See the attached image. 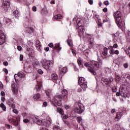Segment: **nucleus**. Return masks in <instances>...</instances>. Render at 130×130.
Returning a JSON list of instances; mask_svg holds the SVG:
<instances>
[{"mask_svg": "<svg viewBox=\"0 0 130 130\" xmlns=\"http://www.w3.org/2000/svg\"><path fill=\"white\" fill-rule=\"evenodd\" d=\"M84 66L87 68L88 71L94 76H96V73L95 71H98L100 68V63L95 61H91L90 62H86L84 63ZM94 69L95 70H94Z\"/></svg>", "mask_w": 130, "mask_h": 130, "instance_id": "f257e3e1", "label": "nucleus"}, {"mask_svg": "<svg viewBox=\"0 0 130 130\" xmlns=\"http://www.w3.org/2000/svg\"><path fill=\"white\" fill-rule=\"evenodd\" d=\"M34 121L37 123L39 125H42V126L47 127L49 124H51V121L47 119H44L41 120L38 118L35 117Z\"/></svg>", "mask_w": 130, "mask_h": 130, "instance_id": "f03ea898", "label": "nucleus"}, {"mask_svg": "<svg viewBox=\"0 0 130 130\" xmlns=\"http://www.w3.org/2000/svg\"><path fill=\"white\" fill-rule=\"evenodd\" d=\"M114 17L116 19V23L118 27L121 28L122 27V20H121V13L120 12L117 11L114 13Z\"/></svg>", "mask_w": 130, "mask_h": 130, "instance_id": "7ed1b4c3", "label": "nucleus"}, {"mask_svg": "<svg viewBox=\"0 0 130 130\" xmlns=\"http://www.w3.org/2000/svg\"><path fill=\"white\" fill-rule=\"evenodd\" d=\"M61 101H62V98L61 95H55L54 97L52 103L55 107H57V106H61L62 105V103H61Z\"/></svg>", "mask_w": 130, "mask_h": 130, "instance_id": "20e7f679", "label": "nucleus"}, {"mask_svg": "<svg viewBox=\"0 0 130 130\" xmlns=\"http://www.w3.org/2000/svg\"><path fill=\"white\" fill-rule=\"evenodd\" d=\"M75 107L74 111L76 112V113H82V112L84 111V109H85L84 105L80 103H76L75 105Z\"/></svg>", "mask_w": 130, "mask_h": 130, "instance_id": "39448f33", "label": "nucleus"}, {"mask_svg": "<svg viewBox=\"0 0 130 130\" xmlns=\"http://www.w3.org/2000/svg\"><path fill=\"white\" fill-rule=\"evenodd\" d=\"M43 63V67L45 70H50L52 66H53V63L50 60H44Z\"/></svg>", "mask_w": 130, "mask_h": 130, "instance_id": "423d86ee", "label": "nucleus"}, {"mask_svg": "<svg viewBox=\"0 0 130 130\" xmlns=\"http://www.w3.org/2000/svg\"><path fill=\"white\" fill-rule=\"evenodd\" d=\"M78 84L80 85L81 88L83 89V90H85L87 88V82L85 81V78L82 77L80 78L78 80Z\"/></svg>", "mask_w": 130, "mask_h": 130, "instance_id": "0eeeda50", "label": "nucleus"}, {"mask_svg": "<svg viewBox=\"0 0 130 130\" xmlns=\"http://www.w3.org/2000/svg\"><path fill=\"white\" fill-rule=\"evenodd\" d=\"M11 5V0H3V9L7 12Z\"/></svg>", "mask_w": 130, "mask_h": 130, "instance_id": "6e6552de", "label": "nucleus"}, {"mask_svg": "<svg viewBox=\"0 0 130 130\" xmlns=\"http://www.w3.org/2000/svg\"><path fill=\"white\" fill-rule=\"evenodd\" d=\"M8 121L11 124H13V125L17 126L19 125V121L17 117H13L12 118H9Z\"/></svg>", "mask_w": 130, "mask_h": 130, "instance_id": "1a4fd4ad", "label": "nucleus"}, {"mask_svg": "<svg viewBox=\"0 0 130 130\" xmlns=\"http://www.w3.org/2000/svg\"><path fill=\"white\" fill-rule=\"evenodd\" d=\"M6 39H7V37L4 33V31L0 29V45H2L6 42Z\"/></svg>", "mask_w": 130, "mask_h": 130, "instance_id": "9d476101", "label": "nucleus"}, {"mask_svg": "<svg viewBox=\"0 0 130 130\" xmlns=\"http://www.w3.org/2000/svg\"><path fill=\"white\" fill-rule=\"evenodd\" d=\"M11 89L14 95H15V96H17V95H18V86L17 85V84L16 83L12 84Z\"/></svg>", "mask_w": 130, "mask_h": 130, "instance_id": "9b49d317", "label": "nucleus"}, {"mask_svg": "<svg viewBox=\"0 0 130 130\" xmlns=\"http://www.w3.org/2000/svg\"><path fill=\"white\" fill-rule=\"evenodd\" d=\"M57 111L61 114V117L63 119L64 123H66V114H64V112H63V110H62V109L60 108H57Z\"/></svg>", "mask_w": 130, "mask_h": 130, "instance_id": "f8f14e48", "label": "nucleus"}, {"mask_svg": "<svg viewBox=\"0 0 130 130\" xmlns=\"http://www.w3.org/2000/svg\"><path fill=\"white\" fill-rule=\"evenodd\" d=\"M32 71H33V68L30 65H27L24 68V72L27 74L32 73Z\"/></svg>", "mask_w": 130, "mask_h": 130, "instance_id": "ddd939ff", "label": "nucleus"}, {"mask_svg": "<svg viewBox=\"0 0 130 130\" xmlns=\"http://www.w3.org/2000/svg\"><path fill=\"white\" fill-rule=\"evenodd\" d=\"M51 78L52 81L55 83V84H57V81H58V76L56 74H52L51 75Z\"/></svg>", "mask_w": 130, "mask_h": 130, "instance_id": "4468645a", "label": "nucleus"}, {"mask_svg": "<svg viewBox=\"0 0 130 130\" xmlns=\"http://www.w3.org/2000/svg\"><path fill=\"white\" fill-rule=\"evenodd\" d=\"M109 49H110L109 53L110 54H119V51H118V50H114L111 46L109 47Z\"/></svg>", "mask_w": 130, "mask_h": 130, "instance_id": "2eb2a0df", "label": "nucleus"}, {"mask_svg": "<svg viewBox=\"0 0 130 130\" xmlns=\"http://www.w3.org/2000/svg\"><path fill=\"white\" fill-rule=\"evenodd\" d=\"M28 55L29 56V57L33 58V57L35 56V52L34 51V50H33V49H29L28 50Z\"/></svg>", "mask_w": 130, "mask_h": 130, "instance_id": "dca6fc26", "label": "nucleus"}, {"mask_svg": "<svg viewBox=\"0 0 130 130\" xmlns=\"http://www.w3.org/2000/svg\"><path fill=\"white\" fill-rule=\"evenodd\" d=\"M24 77H25V75H24V73L23 72L19 73L14 76L15 80L16 78H18L17 79L19 80V79H21V78H24Z\"/></svg>", "mask_w": 130, "mask_h": 130, "instance_id": "f3484780", "label": "nucleus"}, {"mask_svg": "<svg viewBox=\"0 0 130 130\" xmlns=\"http://www.w3.org/2000/svg\"><path fill=\"white\" fill-rule=\"evenodd\" d=\"M33 32H34V28L32 27H28L26 31V33L28 34L29 36H30V35H32V33H33Z\"/></svg>", "mask_w": 130, "mask_h": 130, "instance_id": "a211bd4d", "label": "nucleus"}, {"mask_svg": "<svg viewBox=\"0 0 130 130\" xmlns=\"http://www.w3.org/2000/svg\"><path fill=\"white\" fill-rule=\"evenodd\" d=\"M59 73L61 76H63L66 74V68L59 67Z\"/></svg>", "mask_w": 130, "mask_h": 130, "instance_id": "6ab92c4d", "label": "nucleus"}, {"mask_svg": "<svg viewBox=\"0 0 130 130\" xmlns=\"http://www.w3.org/2000/svg\"><path fill=\"white\" fill-rule=\"evenodd\" d=\"M45 93L46 96H47V97H49V98H50L51 95H52V90L50 89H48L45 90Z\"/></svg>", "mask_w": 130, "mask_h": 130, "instance_id": "aec40b11", "label": "nucleus"}, {"mask_svg": "<svg viewBox=\"0 0 130 130\" xmlns=\"http://www.w3.org/2000/svg\"><path fill=\"white\" fill-rule=\"evenodd\" d=\"M61 49L60 48V45L59 44H56L53 50V52H54V50H57V51H59Z\"/></svg>", "mask_w": 130, "mask_h": 130, "instance_id": "412c9836", "label": "nucleus"}, {"mask_svg": "<svg viewBox=\"0 0 130 130\" xmlns=\"http://www.w3.org/2000/svg\"><path fill=\"white\" fill-rule=\"evenodd\" d=\"M3 22H4V24H9L10 23H11L12 20L10 18H4V20H3Z\"/></svg>", "mask_w": 130, "mask_h": 130, "instance_id": "4be33fe9", "label": "nucleus"}, {"mask_svg": "<svg viewBox=\"0 0 130 130\" xmlns=\"http://www.w3.org/2000/svg\"><path fill=\"white\" fill-rule=\"evenodd\" d=\"M77 62L80 68H83V67H84V65L83 64V60H82V59L78 58L77 60Z\"/></svg>", "mask_w": 130, "mask_h": 130, "instance_id": "5701e85b", "label": "nucleus"}, {"mask_svg": "<svg viewBox=\"0 0 130 130\" xmlns=\"http://www.w3.org/2000/svg\"><path fill=\"white\" fill-rule=\"evenodd\" d=\"M41 97V95L40 93L35 94L33 95V98L35 100H38Z\"/></svg>", "mask_w": 130, "mask_h": 130, "instance_id": "b1692460", "label": "nucleus"}, {"mask_svg": "<svg viewBox=\"0 0 130 130\" xmlns=\"http://www.w3.org/2000/svg\"><path fill=\"white\" fill-rule=\"evenodd\" d=\"M62 18V16L60 14H57L54 16V20H57L58 21L60 20Z\"/></svg>", "mask_w": 130, "mask_h": 130, "instance_id": "393cba45", "label": "nucleus"}, {"mask_svg": "<svg viewBox=\"0 0 130 130\" xmlns=\"http://www.w3.org/2000/svg\"><path fill=\"white\" fill-rule=\"evenodd\" d=\"M41 87H42V86L41 84L36 85L35 89H36L37 92H39L40 91H41Z\"/></svg>", "mask_w": 130, "mask_h": 130, "instance_id": "a878e982", "label": "nucleus"}, {"mask_svg": "<svg viewBox=\"0 0 130 130\" xmlns=\"http://www.w3.org/2000/svg\"><path fill=\"white\" fill-rule=\"evenodd\" d=\"M13 16L15 17V18H19L20 16V14L19 13V11L18 10H15L13 12Z\"/></svg>", "mask_w": 130, "mask_h": 130, "instance_id": "bb28decb", "label": "nucleus"}, {"mask_svg": "<svg viewBox=\"0 0 130 130\" xmlns=\"http://www.w3.org/2000/svg\"><path fill=\"white\" fill-rule=\"evenodd\" d=\"M0 107L2 108L3 111H7V107H6V105H5L4 103H2L0 104Z\"/></svg>", "mask_w": 130, "mask_h": 130, "instance_id": "cd10ccee", "label": "nucleus"}, {"mask_svg": "<svg viewBox=\"0 0 130 130\" xmlns=\"http://www.w3.org/2000/svg\"><path fill=\"white\" fill-rule=\"evenodd\" d=\"M122 115L121 114H117L116 117L115 118V120L116 121H118L120 118H121Z\"/></svg>", "mask_w": 130, "mask_h": 130, "instance_id": "c85d7f7f", "label": "nucleus"}, {"mask_svg": "<svg viewBox=\"0 0 130 130\" xmlns=\"http://www.w3.org/2000/svg\"><path fill=\"white\" fill-rule=\"evenodd\" d=\"M102 82L103 83V84H105V85H108V84H109V79H107V78H104Z\"/></svg>", "mask_w": 130, "mask_h": 130, "instance_id": "c756f323", "label": "nucleus"}, {"mask_svg": "<svg viewBox=\"0 0 130 130\" xmlns=\"http://www.w3.org/2000/svg\"><path fill=\"white\" fill-rule=\"evenodd\" d=\"M107 51H108L107 48H104V51H103V55H104L105 56H106V55H107Z\"/></svg>", "mask_w": 130, "mask_h": 130, "instance_id": "7c9ffc66", "label": "nucleus"}, {"mask_svg": "<svg viewBox=\"0 0 130 130\" xmlns=\"http://www.w3.org/2000/svg\"><path fill=\"white\" fill-rule=\"evenodd\" d=\"M67 43L69 46L73 47V41L72 40H69L67 41Z\"/></svg>", "mask_w": 130, "mask_h": 130, "instance_id": "2f4dec72", "label": "nucleus"}, {"mask_svg": "<svg viewBox=\"0 0 130 130\" xmlns=\"http://www.w3.org/2000/svg\"><path fill=\"white\" fill-rule=\"evenodd\" d=\"M98 28H101V27H102V23H101V20L98 21Z\"/></svg>", "mask_w": 130, "mask_h": 130, "instance_id": "473e14b6", "label": "nucleus"}, {"mask_svg": "<svg viewBox=\"0 0 130 130\" xmlns=\"http://www.w3.org/2000/svg\"><path fill=\"white\" fill-rule=\"evenodd\" d=\"M36 47L37 49V50H38L39 51H40V50H41V45H38L37 46H36Z\"/></svg>", "mask_w": 130, "mask_h": 130, "instance_id": "72a5a7b5", "label": "nucleus"}, {"mask_svg": "<svg viewBox=\"0 0 130 130\" xmlns=\"http://www.w3.org/2000/svg\"><path fill=\"white\" fill-rule=\"evenodd\" d=\"M119 92H120V96H122L123 94H124V90L122 89H120Z\"/></svg>", "mask_w": 130, "mask_h": 130, "instance_id": "f704fd0d", "label": "nucleus"}, {"mask_svg": "<svg viewBox=\"0 0 130 130\" xmlns=\"http://www.w3.org/2000/svg\"><path fill=\"white\" fill-rule=\"evenodd\" d=\"M61 93H62V97H66V89H63L61 91Z\"/></svg>", "mask_w": 130, "mask_h": 130, "instance_id": "c9c22d12", "label": "nucleus"}, {"mask_svg": "<svg viewBox=\"0 0 130 130\" xmlns=\"http://www.w3.org/2000/svg\"><path fill=\"white\" fill-rule=\"evenodd\" d=\"M54 130H60V127L59 126H54Z\"/></svg>", "mask_w": 130, "mask_h": 130, "instance_id": "e433bc0d", "label": "nucleus"}, {"mask_svg": "<svg viewBox=\"0 0 130 130\" xmlns=\"http://www.w3.org/2000/svg\"><path fill=\"white\" fill-rule=\"evenodd\" d=\"M112 90L113 92H116V91H117V89L116 88V87L113 86L112 87Z\"/></svg>", "mask_w": 130, "mask_h": 130, "instance_id": "4c0bfd02", "label": "nucleus"}, {"mask_svg": "<svg viewBox=\"0 0 130 130\" xmlns=\"http://www.w3.org/2000/svg\"><path fill=\"white\" fill-rule=\"evenodd\" d=\"M36 46H37V45H41L40 44V41L39 40H37L35 43Z\"/></svg>", "mask_w": 130, "mask_h": 130, "instance_id": "58836bf2", "label": "nucleus"}, {"mask_svg": "<svg viewBox=\"0 0 130 130\" xmlns=\"http://www.w3.org/2000/svg\"><path fill=\"white\" fill-rule=\"evenodd\" d=\"M48 46L49 47H51V48H53L54 45H53V43H50L49 44H48Z\"/></svg>", "mask_w": 130, "mask_h": 130, "instance_id": "ea45409f", "label": "nucleus"}, {"mask_svg": "<svg viewBox=\"0 0 130 130\" xmlns=\"http://www.w3.org/2000/svg\"><path fill=\"white\" fill-rule=\"evenodd\" d=\"M13 112H14V113H15V114H18V113H19V111H17L16 109H13Z\"/></svg>", "mask_w": 130, "mask_h": 130, "instance_id": "a19ab883", "label": "nucleus"}, {"mask_svg": "<svg viewBox=\"0 0 130 130\" xmlns=\"http://www.w3.org/2000/svg\"><path fill=\"white\" fill-rule=\"evenodd\" d=\"M38 72L39 73V74L40 75H42V74H43V71H42V70L41 69H39L38 70Z\"/></svg>", "mask_w": 130, "mask_h": 130, "instance_id": "79ce46f5", "label": "nucleus"}, {"mask_svg": "<svg viewBox=\"0 0 130 130\" xmlns=\"http://www.w3.org/2000/svg\"><path fill=\"white\" fill-rule=\"evenodd\" d=\"M115 80L117 82H119V80H120V77L119 76H116Z\"/></svg>", "mask_w": 130, "mask_h": 130, "instance_id": "37998d69", "label": "nucleus"}, {"mask_svg": "<svg viewBox=\"0 0 130 130\" xmlns=\"http://www.w3.org/2000/svg\"><path fill=\"white\" fill-rule=\"evenodd\" d=\"M4 66H5V67H8L9 66V62L8 61H4L3 62Z\"/></svg>", "mask_w": 130, "mask_h": 130, "instance_id": "c03bdc74", "label": "nucleus"}, {"mask_svg": "<svg viewBox=\"0 0 130 130\" xmlns=\"http://www.w3.org/2000/svg\"><path fill=\"white\" fill-rule=\"evenodd\" d=\"M104 5H105V6H108V5H109V2H108V1H106L104 2Z\"/></svg>", "mask_w": 130, "mask_h": 130, "instance_id": "a18cd8bd", "label": "nucleus"}, {"mask_svg": "<svg viewBox=\"0 0 130 130\" xmlns=\"http://www.w3.org/2000/svg\"><path fill=\"white\" fill-rule=\"evenodd\" d=\"M23 55L22 54H20V57H19V59L20 61H23Z\"/></svg>", "mask_w": 130, "mask_h": 130, "instance_id": "49530a36", "label": "nucleus"}, {"mask_svg": "<svg viewBox=\"0 0 130 130\" xmlns=\"http://www.w3.org/2000/svg\"><path fill=\"white\" fill-rule=\"evenodd\" d=\"M117 47H118L117 44H115L113 45V46H112V48H117Z\"/></svg>", "mask_w": 130, "mask_h": 130, "instance_id": "de8ad7c7", "label": "nucleus"}, {"mask_svg": "<svg viewBox=\"0 0 130 130\" xmlns=\"http://www.w3.org/2000/svg\"><path fill=\"white\" fill-rule=\"evenodd\" d=\"M29 120L28 119H23V122H24L25 123H28V122H29Z\"/></svg>", "mask_w": 130, "mask_h": 130, "instance_id": "09e8293b", "label": "nucleus"}, {"mask_svg": "<svg viewBox=\"0 0 130 130\" xmlns=\"http://www.w3.org/2000/svg\"><path fill=\"white\" fill-rule=\"evenodd\" d=\"M32 11L33 12H36V11H37V8L36 7V6H34L32 7Z\"/></svg>", "mask_w": 130, "mask_h": 130, "instance_id": "8fccbe9b", "label": "nucleus"}, {"mask_svg": "<svg viewBox=\"0 0 130 130\" xmlns=\"http://www.w3.org/2000/svg\"><path fill=\"white\" fill-rule=\"evenodd\" d=\"M123 67L125 69H127L128 68V64H127V63H125L123 64Z\"/></svg>", "mask_w": 130, "mask_h": 130, "instance_id": "3c124183", "label": "nucleus"}, {"mask_svg": "<svg viewBox=\"0 0 130 130\" xmlns=\"http://www.w3.org/2000/svg\"><path fill=\"white\" fill-rule=\"evenodd\" d=\"M17 48L19 51H21V50H22V47H21V46H18Z\"/></svg>", "mask_w": 130, "mask_h": 130, "instance_id": "603ef678", "label": "nucleus"}, {"mask_svg": "<svg viewBox=\"0 0 130 130\" xmlns=\"http://www.w3.org/2000/svg\"><path fill=\"white\" fill-rule=\"evenodd\" d=\"M43 105L44 106V107H46V106L48 105L47 102H44L43 104Z\"/></svg>", "mask_w": 130, "mask_h": 130, "instance_id": "864d4df0", "label": "nucleus"}, {"mask_svg": "<svg viewBox=\"0 0 130 130\" xmlns=\"http://www.w3.org/2000/svg\"><path fill=\"white\" fill-rule=\"evenodd\" d=\"M122 97H124V98H127V97H128V96L127 95V94L126 93H124Z\"/></svg>", "mask_w": 130, "mask_h": 130, "instance_id": "5fc2aeb1", "label": "nucleus"}, {"mask_svg": "<svg viewBox=\"0 0 130 130\" xmlns=\"http://www.w3.org/2000/svg\"><path fill=\"white\" fill-rule=\"evenodd\" d=\"M4 88V85H3V83L0 82V90H2V89Z\"/></svg>", "mask_w": 130, "mask_h": 130, "instance_id": "6e6d98bb", "label": "nucleus"}, {"mask_svg": "<svg viewBox=\"0 0 130 130\" xmlns=\"http://www.w3.org/2000/svg\"><path fill=\"white\" fill-rule=\"evenodd\" d=\"M3 72H5L6 73V75H7L8 72V69H3Z\"/></svg>", "mask_w": 130, "mask_h": 130, "instance_id": "4d7b16f0", "label": "nucleus"}, {"mask_svg": "<svg viewBox=\"0 0 130 130\" xmlns=\"http://www.w3.org/2000/svg\"><path fill=\"white\" fill-rule=\"evenodd\" d=\"M112 82H113V78L112 77H111L109 79V83H112Z\"/></svg>", "mask_w": 130, "mask_h": 130, "instance_id": "13d9d810", "label": "nucleus"}, {"mask_svg": "<svg viewBox=\"0 0 130 130\" xmlns=\"http://www.w3.org/2000/svg\"><path fill=\"white\" fill-rule=\"evenodd\" d=\"M16 107V105H15V104H12L11 105V108H12V109H15Z\"/></svg>", "mask_w": 130, "mask_h": 130, "instance_id": "bf43d9fd", "label": "nucleus"}, {"mask_svg": "<svg viewBox=\"0 0 130 130\" xmlns=\"http://www.w3.org/2000/svg\"><path fill=\"white\" fill-rule=\"evenodd\" d=\"M1 95L3 97L5 96V95H6V93H5V91H1Z\"/></svg>", "mask_w": 130, "mask_h": 130, "instance_id": "052dcab7", "label": "nucleus"}, {"mask_svg": "<svg viewBox=\"0 0 130 130\" xmlns=\"http://www.w3.org/2000/svg\"><path fill=\"white\" fill-rule=\"evenodd\" d=\"M1 100H2V101H3V102H5L6 101V98H5V96L2 97Z\"/></svg>", "mask_w": 130, "mask_h": 130, "instance_id": "680f3d73", "label": "nucleus"}, {"mask_svg": "<svg viewBox=\"0 0 130 130\" xmlns=\"http://www.w3.org/2000/svg\"><path fill=\"white\" fill-rule=\"evenodd\" d=\"M124 51H125V52L127 54H129V53H130V51H128V49H127V50H124Z\"/></svg>", "mask_w": 130, "mask_h": 130, "instance_id": "e2e57ef3", "label": "nucleus"}, {"mask_svg": "<svg viewBox=\"0 0 130 130\" xmlns=\"http://www.w3.org/2000/svg\"><path fill=\"white\" fill-rule=\"evenodd\" d=\"M88 3L90 5H93V0H88Z\"/></svg>", "mask_w": 130, "mask_h": 130, "instance_id": "0e129e2a", "label": "nucleus"}, {"mask_svg": "<svg viewBox=\"0 0 130 130\" xmlns=\"http://www.w3.org/2000/svg\"><path fill=\"white\" fill-rule=\"evenodd\" d=\"M44 49L45 51H49V47H45Z\"/></svg>", "mask_w": 130, "mask_h": 130, "instance_id": "69168bd1", "label": "nucleus"}, {"mask_svg": "<svg viewBox=\"0 0 130 130\" xmlns=\"http://www.w3.org/2000/svg\"><path fill=\"white\" fill-rule=\"evenodd\" d=\"M77 119H78V121H79V122L80 121H82V118H81V117H78Z\"/></svg>", "mask_w": 130, "mask_h": 130, "instance_id": "338daca9", "label": "nucleus"}, {"mask_svg": "<svg viewBox=\"0 0 130 130\" xmlns=\"http://www.w3.org/2000/svg\"><path fill=\"white\" fill-rule=\"evenodd\" d=\"M116 96H120V91L117 92L116 93Z\"/></svg>", "mask_w": 130, "mask_h": 130, "instance_id": "774afa93", "label": "nucleus"}]
</instances>
